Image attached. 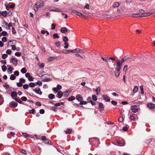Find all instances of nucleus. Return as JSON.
<instances>
[{"mask_svg": "<svg viewBox=\"0 0 155 155\" xmlns=\"http://www.w3.org/2000/svg\"><path fill=\"white\" fill-rule=\"evenodd\" d=\"M153 14V12H150L147 13H135L132 15V16L133 17H147Z\"/></svg>", "mask_w": 155, "mask_h": 155, "instance_id": "obj_1", "label": "nucleus"}, {"mask_svg": "<svg viewBox=\"0 0 155 155\" xmlns=\"http://www.w3.org/2000/svg\"><path fill=\"white\" fill-rule=\"evenodd\" d=\"M89 142L94 145H98L100 144V142L99 141V140L97 138L93 137V138H90L89 139Z\"/></svg>", "mask_w": 155, "mask_h": 155, "instance_id": "obj_2", "label": "nucleus"}, {"mask_svg": "<svg viewBox=\"0 0 155 155\" xmlns=\"http://www.w3.org/2000/svg\"><path fill=\"white\" fill-rule=\"evenodd\" d=\"M71 12L75 14V15L79 16L81 18L84 17V16L82 15L81 13L78 12V11L74 10H72L71 11Z\"/></svg>", "mask_w": 155, "mask_h": 155, "instance_id": "obj_3", "label": "nucleus"}, {"mask_svg": "<svg viewBox=\"0 0 155 155\" xmlns=\"http://www.w3.org/2000/svg\"><path fill=\"white\" fill-rule=\"evenodd\" d=\"M131 109L133 113H136L138 111V107L136 105H133L131 106Z\"/></svg>", "mask_w": 155, "mask_h": 155, "instance_id": "obj_4", "label": "nucleus"}, {"mask_svg": "<svg viewBox=\"0 0 155 155\" xmlns=\"http://www.w3.org/2000/svg\"><path fill=\"white\" fill-rule=\"evenodd\" d=\"M130 120L134 121L137 119L138 116L135 114H132L130 115Z\"/></svg>", "mask_w": 155, "mask_h": 155, "instance_id": "obj_5", "label": "nucleus"}, {"mask_svg": "<svg viewBox=\"0 0 155 155\" xmlns=\"http://www.w3.org/2000/svg\"><path fill=\"white\" fill-rule=\"evenodd\" d=\"M118 146H123L125 145V143L124 141L123 140H117L116 141Z\"/></svg>", "mask_w": 155, "mask_h": 155, "instance_id": "obj_6", "label": "nucleus"}, {"mask_svg": "<svg viewBox=\"0 0 155 155\" xmlns=\"http://www.w3.org/2000/svg\"><path fill=\"white\" fill-rule=\"evenodd\" d=\"M122 64V63H121L120 60H118L116 65L117 67L115 69H117L118 71H120L121 68Z\"/></svg>", "mask_w": 155, "mask_h": 155, "instance_id": "obj_7", "label": "nucleus"}, {"mask_svg": "<svg viewBox=\"0 0 155 155\" xmlns=\"http://www.w3.org/2000/svg\"><path fill=\"white\" fill-rule=\"evenodd\" d=\"M33 91L35 93L39 95H41L42 92L41 91L40 88L39 87H37L35 89H33Z\"/></svg>", "mask_w": 155, "mask_h": 155, "instance_id": "obj_8", "label": "nucleus"}, {"mask_svg": "<svg viewBox=\"0 0 155 155\" xmlns=\"http://www.w3.org/2000/svg\"><path fill=\"white\" fill-rule=\"evenodd\" d=\"M18 104L17 102L14 101H12L10 102L9 105L11 107H15L17 106Z\"/></svg>", "mask_w": 155, "mask_h": 155, "instance_id": "obj_9", "label": "nucleus"}, {"mask_svg": "<svg viewBox=\"0 0 155 155\" xmlns=\"http://www.w3.org/2000/svg\"><path fill=\"white\" fill-rule=\"evenodd\" d=\"M147 106L150 109L153 110L155 108V104L152 103H148L147 104Z\"/></svg>", "mask_w": 155, "mask_h": 155, "instance_id": "obj_10", "label": "nucleus"}, {"mask_svg": "<svg viewBox=\"0 0 155 155\" xmlns=\"http://www.w3.org/2000/svg\"><path fill=\"white\" fill-rule=\"evenodd\" d=\"M131 56L129 55H127L124 56L120 61L122 64L124 62V61H126L128 59L130 58Z\"/></svg>", "mask_w": 155, "mask_h": 155, "instance_id": "obj_11", "label": "nucleus"}, {"mask_svg": "<svg viewBox=\"0 0 155 155\" xmlns=\"http://www.w3.org/2000/svg\"><path fill=\"white\" fill-rule=\"evenodd\" d=\"M18 60L15 58H12L10 60L11 62L13 63L15 66H17L18 64Z\"/></svg>", "mask_w": 155, "mask_h": 155, "instance_id": "obj_12", "label": "nucleus"}, {"mask_svg": "<svg viewBox=\"0 0 155 155\" xmlns=\"http://www.w3.org/2000/svg\"><path fill=\"white\" fill-rule=\"evenodd\" d=\"M7 66L8 68L7 70L8 73L9 74H11L12 73V71L13 70V68L11 67L9 65H7Z\"/></svg>", "mask_w": 155, "mask_h": 155, "instance_id": "obj_13", "label": "nucleus"}, {"mask_svg": "<svg viewBox=\"0 0 155 155\" xmlns=\"http://www.w3.org/2000/svg\"><path fill=\"white\" fill-rule=\"evenodd\" d=\"M69 30L66 27H63L61 28L60 31L62 33H65L69 31Z\"/></svg>", "mask_w": 155, "mask_h": 155, "instance_id": "obj_14", "label": "nucleus"}, {"mask_svg": "<svg viewBox=\"0 0 155 155\" xmlns=\"http://www.w3.org/2000/svg\"><path fill=\"white\" fill-rule=\"evenodd\" d=\"M76 99L78 101H81L83 100V98L81 95L80 94H78L76 96Z\"/></svg>", "mask_w": 155, "mask_h": 155, "instance_id": "obj_15", "label": "nucleus"}, {"mask_svg": "<svg viewBox=\"0 0 155 155\" xmlns=\"http://www.w3.org/2000/svg\"><path fill=\"white\" fill-rule=\"evenodd\" d=\"M104 100L106 101L109 102L110 101V98L106 95L102 96Z\"/></svg>", "mask_w": 155, "mask_h": 155, "instance_id": "obj_16", "label": "nucleus"}, {"mask_svg": "<svg viewBox=\"0 0 155 155\" xmlns=\"http://www.w3.org/2000/svg\"><path fill=\"white\" fill-rule=\"evenodd\" d=\"M57 95L58 96H57V97H58L59 98H61L63 96V92L61 91H59L58 92Z\"/></svg>", "mask_w": 155, "mask_h": 155, "instance_id": "obj_17", "label": "nucleus"}, {"mask_svg": "<svg viewBox=\"0 0 155 155\" xmlns=\"http://www.w3.org/2000/svg\"><path fill=\"white\" fill-rule=\"evenodd\" d=\"M17 93L16 92L14 91L11 93V97L13 98H16V97H17Z\"/></svg>", "mask_w": 155, "mask_h": 155, "instance_id": "obj_18", "label": "nucleus"}, {"mask_svg": "<svg viewBox=\"0 0 155 155\" xmlns=\"http://www.w3.org/2000/svg\"><path fill=\"white\" fill-rule=\"evenodd\" d=\"M120 5L119 2H115L113 5V7L114 8L118 7Z\"/></svg>", "mask_w": 155, "mask_h": 155, "instance_id": "obj_19", "label": "nucleus"}, {"mask_svg": "<svg viewBox=\"0 0 155 155\" xmlns=\"http://www.w3.org/2000/svg\"><path fill=\"white\" fill-rule=\"evenodd\" d=\"M138 87L137 86H135L134 87L133 89V92L134 93H136L138 91Z\"/></svg>", "mask_w": 155, "mask_h": 155, "instance_id": "obj_20", "label": "nucleus"}, {"mask_svg": "<svg viewBox=\"0 0 155 155\" xmlns=\"http://www.w3.org/2000/svg\"><path fill=\"white\" fill-rule=\"evenodd\" d=\"M55 58H56L55 57H50L48 58L47 61L48 62L54 60Z\"/></svg>", "mask_w": 155, "mask_h": 155, "instance_id": "obj_21", "label": "nucleus"}, {"mask_svg": "<svg viewBox=\"0 0 155 155\" xmlns=\"http://www.w3.org/2000/svg\"><path fill=\"white\" fill-rule=\"evenodd\" d=\"M101 88L100 87H98L95 90V91L96 92V94L98 95L100 92Z\"/></svg>", "mask_w": 155, "mask_h": 155, "instance_id": "obj_22", "label": "nucleus"}, {"mask_svg": "<svg viewBox=\"0 0 155 155\" xmlns=\"http://www.w3.org/2000/svg\"><path fill=\"white\" fill-rule=\"evenodd\" d=\"M52 80L50 78H46L42 80L43 82H48L51 81Z\"/></svg>", "mask_w": 155, "mask_h": 155, "instance_id": "obj_23", "label": "nucleus"}, {"mask_svg": "<svg viewBox=\"0 0 155 155\" xmlns=\"http://www.w3.org/2000/svg\"><path fill=\"white\" fill-rule=\"evenodd\" d=\"M13 99L15 100L16 101L20 104H21L22 103V102L20 100V98L18 97H16V98H13Z\"/></svg>", "mask_w": 155, "mask_h": 155, "instance_id": "obj_24", "label": "nucleus"}, {"mask_svg": "<svg viewBox=\"0 0 155 155\" xmlns=\"http://www.w3.org/2000/svg\"><path fill=\"white\" fill-rule=\"evenodd\" d=\"M3 86L7 90L9 87V85L7 83V82L5 83V84L3 85Z\"/></svg>", "mask_w": 155, "mask_h": 155, "instance_id": "obj_25", "label": "nucleus"}, {"mask_svg": "<svg viewBox=\"0 0 155 155\" xmlns=\"http://www.w3.org/2000/svg\"><path fill=\"white\" fill-rule=\"evenodd\" d=\"M48 97L49 99H53L55 98V95L53 94H50L48 95Z\"/></svg>", "mask_w": 155, "mask_h": 155, "instance_id": "obj_26", "label": "nucleus"}, {"mask_svg": "<svg viewBox=\"0 0 155 155\" xmlns=\"http://www.w3.org/2000/svg\"><path fill=\"white\" fill-rule=\"evenodd\" d=\"M99 108H100L102 110H104V107L102 103H100L99 106Z\"/></svg>", "mask_w": 155, "mask_h": 155, "instance_id": "obj_27", "label": "nucleus"}, {"mask_svg": "<svg viewBox=\"0 0 155 155\" xmlns=\"http://www.w3.org/2000/svg\"><path fill=\"white\" fill-rule=\"evenodd\" d=\"M72 130L71 128L67 129L66 130H65L64 131L66 134H71L72 132Z\"/></svg>", "mask_w": 155, "mask_h": 155, "instance_id": "obj_28", "label": "nucleus"}, {"mask_svg": "<svg viewBox=\"0 0 155 155\" xmlns=\"http://www.w3.org/2000/svg\"><path fill=\"white\" fill-rule=\"evenodd\" d=\"M27 71V69L25 68H22L21 70V72L23 74L26 73Z\"/></svg>", "mask_w": 155, "mask_h": 155, "instance_id": "obj_29", "label": "nucleus"}, {"mask_svg": "<svg viewBox=\"0 0 155 155\" xmlns=\"http://www.w3.org/2000/svg\"><path fill=\"white\" fill-rule=\"evenodd\" d=\"M53 38L54 39H55L56 38H59V36L58 35V34L57 33L54 34L53 35Z\"/></svg>", "mask_w": 155, "mask_h": 155, "instance_id": "obj_30", "label": "nucleus"}, {"mask_svg": "<svg viewBox=\"0 0 155 155\" xmlns=\"http://www.w3.org/2000/svg\"><path fill=\"white\" fill-rule=\"evenodd\" d=\"M68 91L67 90L66 91L63 93V96L64 97H67L69 95Z\"/></svg>", "mask_w": 155, "mask_h": 155, "instance_id": "obj_31", "label": "nucleus"}, {"mask_svg": "<svg viewBox=\"0 0 155 155\" xmlns=\"http://www.w3.org/2000/svg\"><path fill=\"white\" fill-rule=\"evenodd\" d=\"M10 42H12L11 45H15L16 43V41L15 40H12L8 41V43H9Z\"/></svg>", "mask_w": 155, "mask_h": 155, "instance_id": "obj_32", "label": "nucleus"}, {"mask_svg": "<svg viewBox=\"0 0 155 155\" xmlns=\"http://www.w3.org/2000/svg\"><path fill=\"white\" fill-rule=\"evenodd\" d=\"M75 50L76 51V52L82 53V52H84V50H83L82 49H80L79 48H77L75 49Z\"/></svg>", "mask_w": 155, "mask_h": 155, "instance_id": "obj_33", "label": "nucleus"}, {"mask_svg": "<svg viewBox=\"0 0 155 155\" xmlns=\"http://www.w3.org/2000/svg\"><path fill=\"white\" fill-rule=\"evenodd\" d=\"M75 99V97L74 96H72L70 97H69V98H68V101H73Z\"/></svg>", "mask_w": 155, "mask_h": 155, "instance_id": "obj_34", "label": "nucleus"}, {"mask_svg": "<svg viewBox=\"0 0 155 155\" xmlns=\"http://www.w3.org/2000/svg\"><path fill=\"white\" fill-rule=\"evenodd\" d=\"M7 13L6 11H4L2 12V15L5 17L7 15Z\"/></svg>", "mask_w": 155, "mask_h": 155, "instance_id": "obj_35", "label": "nucleus"}, {"mask_svg": "<svg viewBox=\"0 0 155 155\" xmlns=\"http://www.w3.org/2000/svg\"><path fill=\"white\" fill-rule=\"evenodd\" d=\"M35 86V83L30 82L29 84V86L31 87H33Z\"/></svg>", "mask_w": 155, "mask_h": 155, "instance_id": "obj_36", "label": "nucleus"}, {"mask_svg": "<svg viewBox=\"0 0 155 155\" xmlns=\"http://www.w3.org/2000/svg\"><path fill=\"white\" fill-rule=\"evenodd\" d=\"M16 78V77L14 75L12 74L10 75V79L11 80H14Z\"/></svg>", "mask_w": 155, "mask_h": 155, "instance_id": "obj_37", "label": "nucleus"}, {"mask_svg": "<svg viewBox=\"0 0 155 155\" xmlns=\"http://www.w3.org/2000/svg\"><path fill=\"white\" fill-rule=\"evenodd\" d=\"M62 39L64 41L66 42L68 41V39L67 36H64L62 38Z\"/></svg>", "mask_w": 155, "mask_h": 155, "instance_id": "obj_38", "label": "nucleus"}, {"mask_svg": "<svg viewBox=\"0 0 155 155\" xmlns=\"http://www.w3.org/2000/svg\"><path fill=\"white\" fill-rule=\"evenodd\" d=\"M2 68L3 72H5L7 69L6 66L4 65L2 66Z\"/></svg>", "mask_w": 155, "mask_h": 155, "instance_id": "obj_39", "label": "nucleus"}, {"mask_svg": "<svg viewBox=\"0 0 155 155\" xmlns=\"http://www.w3.org/2000/svg\"><path fill=\"white\" fill-rule=\"evenodd\" d=\"M41 139L42 141L43 142H45L47 140L46 137L44 136H41Z\"/></svg>", "mask_w": 155, "mask_h": 155, "instance_id": "obj_40", "label": "nucleus"}, {"mask_svg": "<svg viewBox=\"0 0 155 155\" xmlns=\"http://www.w3.org/2000/svg\"><path fill=\"white\" fill-rule=\"evenodd\" d=\"M35 85H38L39 86H41L42 85V82L40 81H38L37 82L35 83Z\"/></svg>", "mask_w": 155, "mask_h": 155, "instance_id": "obj_41", "label": "nucleus"}, {"mask_svg": "<svg viewBox=\"0 0 155 155\" xmlns=\"http://www.w3.org/2000/svg\"><path fill=\"white\" fill-rule=\"evenodd\" d=\"M2 35L4 36H8V34L7 33V32L5 31H3L2 32Z\"/></svg>", "mask_w": 155, "mask_h": 155, "instance_id": "obj_42", "label": "nucleus"}, {"mask_svg": "<svg viewBox=\"0 0 155 155\" xmlns=\"http://www.w3.org/2000/svg\"><path fill=\"white\" fill-rule=\"evenodd\" d=\"M119 71H117V69H115V75L117 77H118L119 75Z\"/></svg>", "mask_w": 155, "mask_h": 155, "instance_id": "obj_43", "label": "nucleus"}, {"mask_svg": "<svg viewBox=\"0 0 155 155\" xmlns=\"http://www.w3.org/2000/svg\"><path fill=\"white\" fill-rule=\"evenodd\" d=\"M29 87V85L27 84H25L23 85V88L24 89H27Z\"/></svg>", "mask_w": 155, "mask_h": 155, "instance_id": "obj_44", "label": "nucleus"}, {"mask_svg": "<svg viewBox=\"0 0 155 155\" xmlns=\"http://www.w3.org/2000/svg\"><path fill=\"white\" fill-rule=\"evenodd\" d=\"M45 143L48 144L52 145V143L51 141L48 139H47L46 141H45Z\"/></svg>", "mask_w": 155, "mask_h": 155, "instance_id": "obj_45", "label": "nucleus"}, {"mask_svg": "<svg viewBox=\"0 0 155 155\" xmlns=\"http://www.w3.org/2000/svg\"><path fill=\"white\" fill-rule=\"evenodd\" d=\"M87 103V102L83 101H81L80 102V105H84L85 104H86Z\"/></svg>", "mask_w": 155, "mask_h": 155, "instance_id": "obj_46", "label": "nucleus"}, {"mask_svg": "<svg viewBox=\"0 0 155 155\" xmlns=\"http://www.w3.org/2000/svg\"><path fill=\"white\" fill-rule=\"evenodd\" d=\"M140 89L141 91V93L142 94H144L143 88L142 85H141L140 86Z\"/></svg>", "mask_w": 155, "mask_h": 155, "instance_id": "obj_47", "label": "nucleus"}, {"mask_svg": "<svg viewBox=\"0 0 155 155\" xmlns=\"http://www.w3.org/2000/svg\"><path fill=\"white\" fill-rule=\"evenodd\" d=\"M56 88L58 90H59L61 89L62 86L61 85L58 84L57 85V88Z\"/></svg>", "mask_w": 155, "mask_h": 155, "instance_id": "obj_48", "label": "nucleus"}, {"mask_svg": "<svg viewBox=\"0 0 155 155\" xmlns=\"http://www.w3.org/2000/svg\"><path fill=\"white\" fill-rule=\"evenodd\" d=\"M19 81L21 83H25V80L23 78H20L19 79Z\"/></svg>", "mask_w": 155, "mask_h": 155, "instance_id": "obj_49", "label": "nucleus"}, {"mask_svg": "<svg viewBox=\"0 0 155 155\" xmlns=\"http://www.w3.org/2000/svg\"><path fill=\"white\" fill-rule=\"evenodd\" d=\"M55 45L58 47L60 46V43L59 41H56L55 43Z\"/></svg>", "mask_w": 155, "mask_h": 155, "instance_id": "obj_50", "label": "nucleus"}, {"mask_svg": "<svg viewBox=\"0 0 155 155\" xmlns=\"http://www.w3.org/2000/svg\"><path fill=\"white\" fill-rule=\"evenodd\" d=\"M8 57V55L7 54H2V58L3 59H5Z\"/></svg>", "mask_w": 155, "mask_h": 155, "instance_id": "obj_51", "label": "nucleus"}, {"mask_svg": "<svg viewBox=\"0 0 155 155\" xmlns=\"http://www.w3.org/2000/svg\"><path fill=\"white\" fill-rule=\"evenodd\" d=\"M35 111V109H32L31 110H29V113L31 114H34L35 113L34 112Z\"/></svg>", "mask_w": 155, "mask_h": 155, "instance_id": "obj_52", "label": "nucleus"}, {"mask_svg": "<svg viewBox=\"0 0 155 155\" xmlns=\"http://www.w3.org/2000/svg\"><path fill=\"white\" fill-rule=\"evenodd\" d=\"M7 38L6 37H3L2 38V41L4 42H6L7 41Z\"/></svg>", "mask_w": 155, "mask_h": 155, "instance_id": "obj_53", "label": "nucleus"}, {"mask_svg": "<svg viewBox=\"0 0 155 155\" xmlns=\"http://www.w3.org/2000/svg\"><path fill=\"white\" fill-rule=\"evenodd\" d=\"M70 50H63V52L64 54H68L69 53H70Z\"/></svg>", "mask_w": 155, "mask_h": 155, "instance_id": "obj_54", "label": "nucleus"}, {"mask_svg": "<svg viewBox=\"0 0 155 155\" xmlns=\"http://www.w3.org/2000/svg\"><path fill=\"white\" fill-rule=\"evenodd\" d=\"M92 99L94 101H96L97 100L96 96L95 95H92Z\"/></svg>", "mask_w": 155, "mask_h": 155, "instance_id": "obj_55", "label": "nucleus"}, {"mask_svg": "<svg viewBox=\"0 0 155 155\" xmlns=\"http://www.w3.org/2000/svg\"><path fill=\"white\" fill-rule=\"evenodd\" d=\"M51 110L54 111V112H56L58 110V108L54 107H53Z\"/></svg>", "mask_w": 155, "mask_h": 155, "instance_id": "obj_56", "label": "nucleus"}, {"mask_svg": "<svg viewBox=\"0 0 155 155\" xmlns=\"http://www.w3.org/2000/svg\"><path fill=\"white\" fill-rule=\"evenodd\" d=\"M64 44L65 45L64 46V48L65 49L68 48V43L67 42H64Z\"/></svg>", "mask_w": 155, "mask_h": 155, "instance_id": "obj_57", "label": "nucleus"}, {"mask_svg": "<svg viewBox=\"0 0 155 155\" xmlns=\"http://www.w3.org/2000/svg\"><path fill=\"white\" fill-rule=\"evenodd\" d=\"M17 85L18 87H21L23 85V84L22 83L19 82L17 83Z\"/></svg>", "mask_w": 155, "mask_h": 155, "instance_id": "obj_58", "label": "nucleus"}, {"mask_svg": "<svg viewBox=\"0 0 155 155\" xmlns=\"http://www.w3.org/2000/svg\"><path fill=\"white\" fill-rule=\"evenodd\" d=\"M15 55L18 57H20L21 55V53L19 52H16L15 53Z\"/></svg>", "mask_w": 155, "mask_h": 155, "instance_id": "obj_59", "label": "nucleus"}, {"mask_svg": "<svg viewBox=\"0 0 155 155\" xmlns=\"http://www.w3.org/2000/svg\"><path fill=\"white\" fill-rule=\"evenodd\" d=\"M12 31L13 34H15L16 33V31L15 30V28L13 26L12 28Z\"/></svg>", "mask_w": 155, "mask_h": 155, "instance_id": "obj_60", "label": "nucleus"}, {"mask_svg": "<svg viewBox=\"0 0 155 155\" xmlns=\"http://www.w3.org/2000/svg\"><path fill=\"white\" fill-rule=\"evenodd\" d=\"M28 80L30 81H33L34 80V78L30 76L28 78Z\"/></svg>", "mask_w": 155, "mask_h": 155, "instance_id": "obj_61", "label": "nucleus"}, {"mask_svg": "<svg viewBox=\"0 0 155 155\" xmlns=\"http://www.w3.org/2000/svg\"><path fill=\"white\" fill-rule=\"evenodd\" d=\"M14 75L16 76H18L19 75V72L18 71H15L14 72Z\"/></svg>", "mask_w": 155, "mask_h": 155, "instance_id": "obj_62", "label": "nucleus"}, {"mask_svg": "<svg viewBox=\"0 0 155 155\" xmlns=\"http://www.w3.org/2000/svg\"><path fill=\"white\" fill-rule=\"evenodd\" d=\"M21 100L22 101H25L27 100V97H24V96L22 97H21Z\"/></svg>", "mask_w": 155, "mask_h": 155, "instance_id": "obj_63", "label": "nucleus"}, {"mask_svg": "<svg viewBox=\"0 0 155 155\" xmlns=\"http://www.w3.org/2000/svg\"><path fill=\"white\" fill-rule=\"evenodd\" d=\"M56 26V25L54 24H52L51 25V29L52 30H54L55 29V28Z\"/></svg>", "mask_w": 155, "mask_h": 155, "instance_id": "obj_64", "label": "nucleus"}]
</instances>
